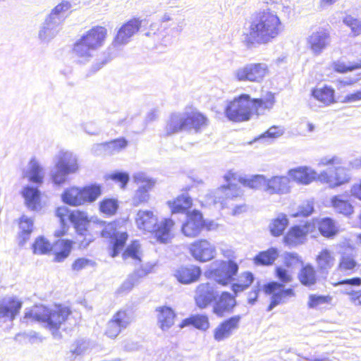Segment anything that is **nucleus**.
Returning <instances> with one entry per match:
<instances>
[{
    "mask_svg": "<svg viewBox=\"0 0 361 361\" xmlns=\"http://www.w3.org/2000/svg\"><path fill=\"white\" fill-rule=\"evenodd\" d=\"M157 220L151 211H140L137 213V227L143 232L152 233Z\"/></svg>",
    "mask_w": 361,
    "mask_h": 361,
    "instance_id": "39",
    "label": "nucleus"
},
{
    "mask_svg": "<svg viewBox=\"0 0 361 361\" xmlns=\"http://www.w3.org/2000/svg\"><path fill=\"white\" fill-rule=\"evenodd\" d=\"M361 101V90L347 94L343 99L344 103H353Z\"/></svg>",
    "mask_w": 361,
    "mask_h": 361,
    "instance_id": "62",
    "label": "nucleus"
},
{
    "mask_svg": "<svg viewBox=\"0 0 361 361\" xmlns=\"http://www.w3.org/2000/svg\"><path fill=\"white\" fill-rule=\"evenodd\" d=\"M315 262L320 272L327 274L333 268L336 259L333 252L327 248L321 250L315 257Z\"/></svg>",
    "mask_w": 361,
    "mask_h": 361,
    "instance_id": "34",
    "label": "nucleus"
},
{
    "mask_svg": "<svg viewBox=\"0 0 361 361\" xmlns=\"http://www.w3.org/2000/svg\"><path fill=\"white\" fill-rule=\"evenodd\" d=\"M89 348V342L84 339H79L75 341L67 353L70 360H74L78 356L84 354Z\"/></svg>",
    "mask_w": 361,
    "mask_h": 361,
    "instance_id": "48",
    "label": "nucleus"
},
{
    "mask_svg": "<svg viewBox=\"0 0 361 361\" xmlns=\"http://www.w3.org/2000/svg\"><path fill=\"white\" fill-rule=\"evenodd\" d=\"M130 257L135 259V240L131 242V244L126 249L123 253V258L124 259Z\"/></svg>",
    "mask_w": 361,
    "mask_h": 361,
    "instance_id": "63",
    "label": "nucleus"
},
{
    "mask_svg": "<svg viewBox=\"0 0 361 361\" xmlns=\"http://www.w3.org/2000/svg\"><path fill=\"white\" fill-rule=\"evenodd\" d=\"M314 225L312 221H305L291 226L283 235L282 241L289 247H297L304 244L308 237L313 238Z\"/></svg>",
    "mask_w": 361,
    "mask_h": 361,
    "instance_id": "14",
    "label": "nucleus"
},
{
    "mask_svg": "<svg viewBox=\"0 0 361 361\" xmlns=\"http://www.w3.org/2000/svg\"><path fill=\"white\" fill-rule=\"evenodd\" d=\"M301 264L297 277L299 283L305 287L312 288L319 281V276L316 267L310 263L303 264L302 258L296 253L289 252L284 257V265L290 268L293 264Z\"/></svg>",
    "mask_w": 361,
    "mask_h": 361,
    "instance_id": "10",
    "label": "nucleus"
},
{
    "mask_svg": "<svg viewBox=\"0 0 361 361\" xmlns=\"http://www.w3.org/2000/svg\"><path fill=\"white\" fill-rule=\"evenodd\" d=\"M102 194L101 187L94 184L82 188L72 187L61 195L63 202L71 206L82 205L94 202Z\"/></svg>",
    "mask_w": 361,
    "mask_h": 361,
    "instance_id": "9",
    "label": "nucleus"
},
{
    "mask_svg": "<svg viewBox=\"0 0 361 361\" xmlns=\"http://www.w3.org/2000/svg\"><path fill=\"white\" fill-rule=\"evenodd\" d=\"M189 326L201 331H207L210 327L209 319L206 314H192L189 317L183 319L178 325L180 329Z\"/></svg>",
    "mask_w": 361,
    "mask_h": 361,
    "instance_id": "36",
    "label": "nucleus"
},
{
    "mask_svg": "<svg viewBox=\"0 0 361 361\" xmlns=\"http://www.w3.org/2000/svg\"><path fill=\"white\" fill-rule=\"evenodd\" d=\"M159 326L162 330L167 329L173 325L176 314L168 306H161L156 309Z\"/></svg>",
    "mask_w": 361,
    "mask_h": 361,
    "instance_id": "38",
    "label": "nucleus"
},
{
    "mask_svg": "<svg viewBox=\"0 0 361 361\" xmlns=\"http://www.w3.org/2000/svg\"><path fill=\"white\" fill-rule=\"evenodd\" d=\"M183 130H188L185 113L183 115L176 113L171 114L166 124V134L169 135Z\"/></svg>",
    "mask_w": 361,
    "mask_h": 361,
    "instance_id": "35",
    "label": "nucleus"
},
{
    "mask_svg": "<svg viewBox=\"0 0 361 361\" xmlns=\"http://www.w3.org/2000/svg\"><path fill=\"white\" fill-rule=\"evenodd\" d=\"M268 72V66L263 63H247L238 68L234 73V77L238 81L261 82Z\"/></svg>",
    "mask_w": 361,
    "mask_h": 361,
    "instance_id": "16",
    "label": "nucleus"
},
{
    "mask_svg": "<svg viewBox=\"0 0 361 361\" xmlns=\"http://www.w3.org/2000/svg\"><path fill=\"white\" fill-rule=\"evenodd\" d=\"M217 292L209 283H202L195 288V303L200 309H205L214 302Z\"/></svg>",
    "mask_w": 361,
    "mask_h": 361,
    "instance_id": "21",
    "label": "nucleus"
},
{
    "mask_svg": "<svg viewBox=\"0 0 361 361\" xmlns=\"http://www.w3.org/2000/svg\"><path fill=\"white\" fill-rule=\"evenodd\" d=\"M191 256L200 262H206L213 259L216 256L215 246L207 239H198L189 246Z\"/></svg>",
    "mask_w": 361,
    "mask_h": 361,
    "instance_id": "18",
    "label": "nucleus"
},
{
    "mask_svg": "<svg viewBox=\"0 0 361 361\" xmlns=\"http://www.w3.org/2000/svg\"><path fill=\"white\" fill-rule=\"evenodd\" d=\"M350 193L352 197L361 201V180L352 185Z\"/></svg>",
    "mask_w": 361,
    "mask_h": 361,
    "instance_id": "64",
    "label": "nucleus"
},
{
    "mask_svg": "<svg viewBox=\"0 0 361 361\" xmlns=\"http://www.w3.org/2000/svg\"><path fill=\"white\" fill-rule=\"evenodd\" d=\"M106 142L107 146V156L118 154L128 146V141L123 137Z\"/></svg>",
    "mask_w": 361,
    "mask_h": 361,
    "instance_id": "51",
    "label": "nucleus"
},
{
    "mask_svg": "<svg viewBox=\"0 0 361 361\" xmlns=\"http://www.w3.org/2000/svg\"><path fill=\"white\" fill-rule=\"evenodd\" d=\"M216 227L214 221L204 220L200 211L194 209L188 214L187 219L181 226V231L187 237L195 238L203 231L214 230Z\"/></svg>",
    "mask_w": 361,
    "mask_h": 361,
    "instance_id": "12",
    "label": "nucleus"
},
{
    "mask_svg": "<svg viewBox=\"0 0 361 361\" xmlns=\"http://www.w3.org/2000/svg\"><path fill=\"white\" fill-rule=\"evenodd\" d=\"M314 225V232L313 238L317 237V229L319 233L325 238L334 239L341 232V228L337 222L331 217H324L320 219L310 220Z\"/></svg>",
    "mask_w": 361,
    "mask_h": 361,
    "instance_id": "24",
    "label": "nucleus"
},
{
    "mask_svg": "<svg viewBox=\"0 0 361 361\" xmlns=\"http://www.w3.org/2000/svg\"><path fill=\"white\" fill-rule=\"evenodd\" d=\"M19 226L20 229V237L22 238L20 244L23 245L29 239L32 231L33 221L26 216H23L20 218Z\"/></svg>",
    "mask_w": 361,
    "mask_h": 361,
    "instance_id": "49",
    "label": "nucleus"
},
{
    "mask_svg": "<svg viewBox=\"0 0 361 361\" xmlns=\"http://www.w3.org/2000/svg\"><path fill=\"white\" fill-rule=\"evenodd\" d=\"M289 178L285 176H274L266 178L264 190L271 195L283 194L289 192Z\"/></svg>",
    "mask_w": 361,
    "mask_h": 361,
    "instance_id": "30",
    "label": "nucleus"
},
{
    "mask_svg": "<svg viewBox=\"0 0 361 361\" xmlns=\"http://www.w3.org/2000/svg\"><path fill=\"white\" fill-rule=\"evenodd\" d=\"M155 180L143 173L137 176V192L139 193V202H145L149 197V192L155 185Z\"/></svg>",
    "mask_w": 361,
    "mask_h": 361,
    "instance_id": "33",
    "label": "nucleus"
},
{
    "mask_svg": "<svg viewBox=\"0 0 361 361\" xmlns=\"http://www.w3.org/2000/svg\"><path fill=\"white\" fill-rule=\"evenodd\" d=\"M332 297L329 295L310 294L308 296L307 307L310 309H314L323 304H330Z\"/></svg>",
    "mask_w": 361,
    "mask_h": 361,
    "instance_id": "52",
    "label": "nucleus"
},
{
    "mask_svg": "<svg viewBox=\"0 0 361 361\" xmlns=\"http://www.w3.org/2000/svg\"><path fill=\"white\" fill-rule=\"evenodd\" d=\"M25 176L30 182L35 183H42L44 178L43 169L39 162L35 159H32L27 166V169L25 172Z\"/></svg>",
    "mask_w": 361,
    "mask_h": 361,
    "instance_id": "43",
    "label": "nucleus"
},
{
    "mask_svg": "<svg viewBox=\"0 0 361 361\" xmlns=\"http://www.w3.org/2000/svg\"><path fill=\"white\" fill-rule=\"evenodd\" d=\"M118 208V203L115 199H104L99 203V209L101 212L107 216H112L115 214Z\"/></svg>",
    "mask_w": 361,
    "mask_h": 361,
    "instance_id": "54",
    "label": "nucleus"
},
{
    "mask_svg": "<svg viewBox=\"0 0 361 361\" xmlns=\"http://www.w3.org/2000/svg\"><path fill=\"white\" fill-rule=\"evenodd\" d=\"M274 275L279 282L271 281L264 283L262 288L264 293L270 296V302L267 307V311H271L276 306L296 296L293 287H284V284L293 281V276L288 269L280 266L276 267L274 269Z\"/></svg>",
    "mask_w": 361,
    "mask_h": 361,
    "instance_id": "3",
    "label": "nucleus"
},
{
    "mask_svg": "<svg viewBox=\"0 0 361 361\" xmlns=\"http://www.w3.org/2000/svg\"><path fill=\"white\" fill-rule=\"evenodd\" d=\"M22 195L30 209L34 211L40 207V192L37 188L27 185L23 188Z\"/></svg>",
    "mask_w": 361,
    "mask_h": 361,
    "instance_id": "41",
    "label": "nucleus"
},
{
    "mask_svg": "<svg viewBox=\"0 0 361 361\" xmlns=\"http://www.w3.org/2000/svg\"><path fill=\"white\" fill-rule=\"evenodd\" d=\"M132 321L131 312L128 310L118 312L106 325V335L111 338H116L123 329H125Z\"/></svg>",
    "mask_w": 361,
    "mask_h": 361,
    "instance_id": "22",
    "label": "nucleus"
},
{
    "mask_svg": "<svg viewBox=\"0 0 361 361\" xmlns=\"http://www.w3.org/2000/svg\"><path fill=\"white\" fill-rule=\"evenodd\" d=\"M331 204L337 214L350 216L354 212V207L349 200L343 199L341 195L331 198Z\"/></svg>",
    "mask_w": 361,
    "mask_h": 361,
    "instance_id": "40",
    "label": "nucleus"
},
{
    "mask_svg": "<svg viewBox=\"0 0 361 361\" xmlns=\"http://www.w3.org/2000/svg\"><path fill=\"white\" fill-rule=\"evenodd\" d=\"M343 23L350 30L353 37L361 35V20L351 15L345 16Z\"/></svg>",
    "mask_w": 361,
    "mask_h": 361,
    "instance_id": "53",
    "label": "nucleus"
},
{
    "mask_svg": "<svg viewBox=\"0 0 361 361\" xmlns=\"http://www.w3.org/2000/svg\"><path fill=\"white\" fill-rule=\"evenodd\" d=\"M72 243L69 240H59L53 245L44 237L37 238L32 245L33 252L44 255L52 251L55 255V261L62 262L70 254Z\"/></svg>",
    "mask_w": 361,
    "mask_h": 361,
    "instance_id": "13",
    "label": "nucleus"
},
{
    "mask_svg": "<svg viewBox=\"0 0 361 361\" xmlns=\"http://www.w3.org/2000/svg\"><path fill=\"white\" fill-rule=\"evenodd\" d=\"M188 130L192 129L196 133L200 132L209 125L206 115L197 109L185 112Z\"/></svg>",
    "mask_w": 361,
    "mask_h": 361,
    "instance_id": "31",
    "label": "nucleus"
},
{
    "mask_svg": "<svg viewBox=\"0 0 361 361\" xmlns=\"http://www.w3.org/2000/svg\"><path fill=\"white\" fill-rule=\"evenodd\" d=\"M254 281V276L250 271H243L238 276L237 281L232 283L231 290L235 294L247 289Z\"/></svg>",
    "mask_w": 361,
    "mask_h": 361,
    "instance_id": "46",
    "label": "nucleus"
},
{
    "mask_svg": "<svg viewBox=\"0 0 361 361\" xmlns=\"http://www.w3.org/2000/svg\"><path fill=\"white\" fill-rule=\"evenodd\" d=\"M175 221L171 218H165L155 224L152 233L160 243H168L174 237Z\"/></svg>",
    "mask_w": 361,
    "mask_h": 361,
    "instance_id": "26",
    "label": "nucleus"
},
{
    "mask_svg": "<svg viewBox=\"0 0 361 361\" xmlns=\"http://www.w3.org/2000/svg\"><path fill=\"white\" fill-rule=\"evenodd\" d=\"M135 283V276L132 274L128 276V279L123 283L121 288H119V292L126 293L130 290Z\"/></svg>",
    "mask_w": 361,
    "mask_h": 361,
    "instance_id": "58",
    "label": "nucleus"
},
{
    "mask_svg": "<svg viewBox=\"0 0 361 361\" xmlns=\"http://www.w3.org/2000/svg\"><path fill=\"white\" fill-rule=\"evenodd\" d=\"M109 178L121 183V187L124 188L129 181V175L126 172L116 171L108 176Z\"/></svg>",
    "mask_w": 361,
    "mask_h": 361,
    "instance_id": "55",
    "label": "nucleus"
},
{
    "mask_svg": "<svg viewBox=\"0 0 361 361\" xmlns=\"http://www.w3.org/2000/svg\"><path fill=\"white\" fill-rule=\"evenodd\" d=\"M266 178L263 175H255L250 178H240L238 182L243 185L252 188L257 189L261 186H265Z\"/></svg>",
    "mask_w": 361,
    "mask_h": 361,
    "instance_id": "50",
    "label": "nucleus"
},
{
    "mask_svg": "<svg viewBox=\"0 0 361 361\" xmlns=\"http://www.w3.org/2000/svg\"><path fill=\"white\" fill-rule=\"evenodd\" d=\"M54 168L51 171V178L56 185L66 182L69 174L75 173L78 169L76 156L69 151H59L54 158Z\"/></svg>",
    "mask_w": 361,
    "mask_h": 361,
    "instance_id": "7",
    "label": "nucleus"
},
{
    "mask_svg": "<svg viewBox=\"0 0 361 361\" xmlns=\"http://www.w3.org/2000/svg\"><path fill=\"white\" fill-rule=\"evenodd\" d=\"M92 262L85 258H79L76 259L72 265L73 270L80 271L90 264H92Z\"/></svg>",
    "mask_w": 361,
    "mask_h": 361,
    "instance_id": "60",
    "label": "nucleus"
},
{
    "mask_svg": "<svg viewBox=\"0 0 361 361\" xmlns=\"http://www.w3.org/2000/svg\"><path fill=\"white\" fill-rule=\"evenodd\" d=\"M350 180L348 170L341 166L336 167L332 173L324 171L318 175V180L328 184L331 188L348 183Z\"/></svg>",
    "mask_w": 361,
    "mask_h": 361,
    "instance_id": "20",
    "label": "nucleus"
},
{
    "mask_svg": "<svg viewBox=\"0 0 361 361\" xmlns=\"http://www.w3.org/2000/svg\"><path fill=\"white\" fill-rule=\"evenodd\" d=\"M332 285L336 287L340 285H350L352 286H361V278L360 277H353L351 279H345L337 282L332 283Z\"/></svg>",
    "mask_w": 361,
    "mask_h": 361,
    "instance_id": "57",
    "label": "nucleus"
},
{
    "mask_svg": "<svg viewBox=\"0 0 361 361\" xmlns=\"http://www.w3.org/2000/svg\"><path fill=\"white\" fill-rule=\"evenodd\" d=\"M91 152L96 156H107L106 142L93 145Z\"/></svg>",
    "mask_w": 361,
    "mask_h": 361,
    "instance_id": "56",
    "label": "nucleus"
},
{
    "mask_svg": "<svg viewBox=\"0 0 361 361\" xmlns=\"http://www.w3.org/2000/svg\"><path fill=\"white\" fill-rule=\"evenodd\" d=\"M350 301L355 305H361V290H352L346 293Z\"/></svg>",
    "mask_w": 361,
    "mask_h": 361,
    "instance_id": "59",
    "label": "nucleus"
},
{
    "mask_svg": "<svg viewBox=\"0 0 361 361\" xmlns=\"http://www.w3.org/2000/svg\"><path fill=\"white\" fill-rule=\"evenodd\" d=\"M359 267V264L355 255L343 254L338 260L336 270L344 275L353 274Z\"/></svg>",
    "mask_w": 361,
    "mask_h": 361,
    "instance_id": "37",
    "label": "nucleus"
},
{
    "mask_svg": "<svg viewBox=\"0 0 361 361\" xmlns=\"http://www.w3.org/2000/svg\"><path fill=\"white\" fill-rule=\"evenodd\" d=\"M275 103V94L271 92H267L262 98H252L250 94L243 93L227 103L224 114L233 123L245 122L255 115L258 116L264 111H269Z\"/></svg>",
    "mask_w": 361,
    "mask_h": 361,
    "instance_id": "2",
    "label": "nucleus"
},
{
    "mask_svg": "<svg viewBox=\"0 0 361 361\" xmlns=\"http://www.w3.org/2000/svg\"><path fill=\"white\" fill-rule=\"evenodd\" d=\"M106 33L104 27H92L75 44L74 52L80 57H91L92 52L103 45Z\"/></svg>",
    "mask_w": 361,
    "mask_h": 361,
    "instance_id": "8",
    "label": "nucleus"
},
{
    "mask_svg": "<svg viewBox=\"0 0 361 361\" xmlns=\"http://www.w3.org/2000/svg\"><path fill=\"white\" fill-rule=\"evenodd\" d=\"M202 275L200 267L195 264H185L175 271L176 279L183 284H190L197 281Z\"/></svg>",
    "mask_w": 361,
    "mask_h": 361,
    "instance_id": "29",
    "label": "nucleus"
},
{
    "mask_svg": "<svg viewBox=\"0 0 361 361\" xmlns=\"http://www.w3.org/2000/svg\"><path fill=\"white\" fill-rule=\"evenodd\" d=\"M100 227H104L101 231V235L103 238H110L111 244V256L116 257L123 249L128 235L126 232H121L117 230V223L111 222L106 224L104 221H99L97 223Z\"/></svg>",
    "mask_w": 361,
    "mask_h": 361,
    "instance_id": "15",
    "label": "nucleus"
},
{
    "mask_svg": "<svg viewBox=\"0 0 361 361\" xmlns=\"http://www.w3.org/2000/svg\"><path fill=\"white\" fill-rule=\"evenodd\" d=\"M56 214L63 227L65 226L66 220H69L73 224L81 247L85 248L94 240L93 235L89 232L90 223L86 213L78 210L70 213L66 207H61L56 209Z\"/></svg>",
    "mask_w": 361,
    "mask_h": 361,
    "instance_id": "5",
    "label": "nucleus"
},
{
    "mask_svg": "<svg viewBox=\"0 0 361 361\" xmlns=\"http://www.w3.org/2000/svg\"><path fill=\"white\" fill-rule=\"evenodd\" d=\"M170 208L172 214H186L189 213L192 207V199L186 194L177 195L174 199L169 200L166 203Z\"/></svg>",
    "mask_w": 361,
    "mask_h": 361,
    "instance_id": "32",
    "label": "nucleus"
},
{
    "mask_svg": "<svg viewBox=\"0 0 361 361\" xmlns=\"http://www.w3.org/2000/svg\"><path fill=\"white\" fill-rule=\"evenodd\" d=\"M22 305V301L14 295L0 298V322H13L19 314Z\"/></svg>",
    "mask_w": 361,
    "mask_h": 361,
    "instance_id": "19",
    "label": "nucleus"
},
{
    "mask_svg": "<svg viewBox=\"0 0 361 361\" xmlns=\"http://www.w3.org/2000/svg\"><path fill=\"white\" fill-rule=\"evenodd\" d=\"M289 180L299 185H308L318 180L317 172L307 166H299L288 170L287 173Z\"/></svg>",
    "mask_w": 361,
    "mask_h": 361,
    "instance_id": "28",
    "label": "nucleus"
},
{
    "mask_svg": "<svg viewBox=\"0 0 361 361\" xmlns=\"http://www.w3.org/2000/svg\"><path fill=\"white\" fill-rule=\"evenodd\" d=\"M283 30V25L276 12L270 9L256 11L251 17L248 30L243 33V41L247 46L267 44Z\"/></svg>",
    "mask_w": 361,
    "mask_h": 361,
    "instance_id": "1",
    "label": "nucleus"
},
{
    "mask_svg": "<svg viewBox=\"0 0 361 361\" xmlns=\"http://www.w3.org/2000/svg\"><path fill=\"white\" fill-rule=\"evenodd\" d=\"M332 71L336 73L345 74L361 68V59L354 62H347L343 59L334 61L331 63Z\"/></svg>",
    "mask_w": 361,
    "mask_h": 361,
    "instance_id": "44",
    "label": "nucleus"
},
{
    "mask_svg": "<svg viewBox=\"0 0 361 361\" xmlns=\"http://www.w3.org/2000/svg\"><path fill=\"white\" fill-rule=\"evenodd\" d=\"M331 28L319 27L307 38V47L315 55H319L331 44Z\"/></svg>",
    "mask_w": 361,
    "mask_h": 361,
    "instance_id": "17",
    "label": "nucleus"
},
{
    "mask_svg": "<svg viewBox=\"0 0 361 361\" xmlns=\"http://www.w3.org/2000/svg\"><path fill=\"white\" fill-rule=\"evenodd\" d=\"M240 315H234L221 322L213 331V337L220 342L228 338L232 333L239 328Z\"/></svg>",
    "mask_w": 361,
    "mask_h": 361,
    "instance_id": "23",
    "label": "nucleus"
},
{
    "mask_svg": "<svg viewBox=\"0 0 361 361\" xmlns=\"http://www.w3.org/2000/svg\"><path fill=\"white\" fill-rule=\"evenodd\" d=\"M311 97L322 106H329L338 102L335 89L325 84L321 87H314L311 90Z\"/></svg>",
    "mask_w": 361,
    "mask_h": 361,
    "instance_id": "27",
    "label": "nucleus"
},
{
    "mask_svg": "<svg viewBox=\"0 0 361 361\" xmlns=\"http://www.w3.org/2000/svg\"><path fill=\"white\" fill-rule=\"evenodd\" d=\"M235 296L229 292L224 291L214 302L212 312L219 317H223L227 314L233 312L236 306Z\"/></svg>",
    "mask_w": 361,
    "mask_h": 361,
    "instance_id": "25",
    "label": "nucleus"
},
{
    "mask_svg": "<svg viewBox=\"0 0 361 361\" xmlns=\"http://www.w3.org/2000/svg\"><path fill=\"white\" fill-rule=\"evenodd\" d=\"M312 206L309 204H306L304 205H301L299 207L297 213L295 214V216H307L310 215L313 212Z\"/></svg>",
    "mask_w": 361,
    "mask_h": 361,
    "instance_id": "61",
    "label": "nucleus"
},
{
    "mask_svg": "<svg viewBox=\"0 0 361 361\" xmlns=\"http://www.w3.org/2000/svg\"><path fill=\"white\" fill-rule=\"evenodd\" d=\"M71 5L68 1H62L56 6L47 16L40 26L38 37L43 42H49L54 39L60 30V25L67 16Z\"/></svg>",
    "mask_w": 361,
    "mask_h": 361,
    "instance_id": "6",
    "label": "nucleus"
},
{
    "mask_svg": "<svg viewBox=\"0 0 361 361\" xmlns=\"http://www.w3.org/2000/svg\"><path fill=\"white\" fill-rule=\"evenodd\" d=\"M288 219L286 214H280L271 219L269 229L274 237H279L284 233L288 225Z\"/></svg>",
    "mask_w": 361,
    "mask_h": 361,
    "instance_id": "45",
    "label": "nucleus"
},
{
    "mask_svg": "<svg viewBox=\"0 0 361 361\" xmlns=\"http://www.w3.org/2000/svg\"><path fill=\"white\" fill-rule=\"evenodd\" d=\"M135 30V18L130 20L124 24L118 30L114 43L121 45L126 44L129 39L133 35Z\"/></svg>",
    "mask_w": 361,
    "mask_h": 361,
    "instance_id": "42",
    "label": "nucleus"
},
{
    "mask_svg": "<svg viewBox=\"0 0 361 361\" xmlns=\"http://www.w3.org/2000/svg\"><path fill=\"white\" fill-rule=\"evenodd\" d=\"M70 311L65 307H56L49 310L43 305L36 306L34 309L25 314V318H31L37 322H42L46 324V327L52 331L54 336L58 334V330L61 324L67 319Z\"/></svg>",
    "mask_w": 361,
    "mask_h": 361,
    "instance_id": "4",
    "label": "nucleus"
},
{
    "mask_svg": "<svg viewBox=\"0 0 361 361\" xmlns=\"http://www.w3.org/2000/svg\"><path fill=\"white\" fill-rule=\"evenodd\" d=\"M278 256L276 248L271 247L267 250L259 252L254 258V262L258 265H271Z\"/></svg>",
    "mask_w": 361,
    "mask_h": 361,
    "instance_id": "47",
    "label": "nucleus"
},
{
    "mask_svg": "<svg viewBox=\"0 0 361 361\" xmlns=\"http://www.w3.org/2000/svg\"><path fill=\"white\" fill-rule=\"evenodd\" d=\"M221 254L228 259L219 261L216 267L211 271V274L216 278L219 284L226 286L233 281L238 272L239 266L235 261L233 251L223 250Z\"/></svg>",
    "mask_w": 361,
    "mask_h": 361,
    "instance_id": "11",
    "label": "nucleus"
}]
</instances>
